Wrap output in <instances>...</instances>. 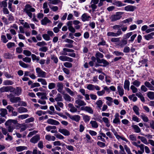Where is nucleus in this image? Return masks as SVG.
I'll use <instances>...</instances> for the list:
<instances>
[{"label":"nucleus","instance_id":"obj_47","mask_svg":"<svg viewBox=\"0 0 154 154\" xmlns=\"http://www.w3.org/2000/svg\"><path fill=\"white\" fill-rule=\"evenodd\" d=\"M56 87V84L54 83H50L49 84L48 88L49 89L51 90L54 88Z\"/></svg>","mask_w":154,"mask_h":154},{"label":"nucleus","instance_id":"obj_61","mask_svg":"<svg viewBox=\"0 0 154 154\" xmlns=\"http://www.w3.org/2000/svg\"><path fill=\"white\" fill-rule=\"evenodd\" d=\"M94 86L92 84H89L87 86V88L89 90H94Z\"/></svg>","mask_w":154,"mask_h":154},{"label":"nucleus","instance_id":"obj_2","mask_svg":"<svg viewBox=\"0 0 154 154\" xmlns=\"http://www.w3.org/2000/svg\"><path fill=\"white\" fill-rule=\"evenodd\" d=\"M7 97L9 99L10 101L13 103H17L21 100L20 97H15L12 93L7 95Z\"/></svg>","mask_w":154,"mask_h":154},{"label":"nucleus","instance_id":"obj_31","mask_svg":"<svg viewBox=\"0 0 154 154\" xmlns=\"http://www.w3.org/2000/svg\"><path fill=\"white\" fill-rule=\"evenodd\" d=\"M113 4L117 7H122L125 5L123 4L121 2L119 1H115L113 3Z\"/></svg>","mask_w":154,"mask_h":154},{"label":"nucleus","instance_id":"obj_24","mask_svg":"<svg viewBox=\"0 0 154 154\" xmlns=\"http://www.w3.org/2000/svg\"><path fill=\"white\" fill-rule=\"evenodd\" d=\"M14 93L17 96L20 95L22 92V89L20 87H16V89L14 90Z\"/></svg>","mask_w":154,"mask_h":154},{"label":"nucleus","instance_id":"obj_3","mask_svg":"<svg viewBox=\"0 0 154 154\" xmlns=\"http://www.w3.org/2000/svg\"><path fill=\"white\" fill-rule=\"evenodd\" d=\"M122 14V12H117L116 14L112 15L109 17L111 21L113 22L120 19L122 17L121 15Z\"/></svg>","mask_w":154,"mask_h":154},{"label":"nucleus","instance_id":"obj_63","mask_svg":"<svg viewBox=\"0 0 154 154\" xmlns=\"http://www.w3.org/2000/svg\"><path fill=\"white\" fill-rule=\"evenodd\" d=\"M120 38H113L111 39V41L113 42H119Z\"/></svg>","mask_w":154,"mask_h":154},{"label":"nucleus","instance_id":"obj_37","mask_svg":"<svg viewBox=\"0 0 154 154\" xmlns=\"http://www.w3.org/2000/svg\"><path fill=\"white\" fill-rule=\"evenodd\" d=\"M140 117L144 122H147L149 121L148 117L144 114H142V115H140Z\"/></svg>","mask_w":154,"mask_h":154},{"label":"nucleus","instance_id":"obj_26","mask_svg":"<svg viewBox=\"0 0 154 154\" xmlns=\"http://www.w3.org/2000/svg\"><path fill=\"white\" fill-rule=\"evenodd\" d=\"M153 35H154V32H153L147 35H145L144 37L146 40H149L150 39L153 38L152 36Z\"/></svg>","mask_w":154,"mask_h":154},{"label":"nucleus","instance_id":"obj_23","mask_svg":"<svg viewBox=\"0 0 154 154\" xmlns=\"http://www.w3.org/2000/svg\"><path fill=\"white\" fill-rule=\"evenodd\" d=\"M70 119L76 122H78L80 119V116L78 115H72Z\"/></svg>","mask_w":154,"mask_h":154},{"label":"nucleus","instance_id":"obj_60","mask_svg":"<svg viewBox=\"0 0 154 154\" xmlns=\"http://www.w3.org/2000/svg\"><path fill=\"white\" fill-rule=\"evenodd\" d=\"M51 59L53 60L55 63H57L58 62L57 58L54 55H52Z\"/></svg>","mask_w":154,"mask_h":154},{"label":"nucleus","instance_id":"obj_62","mask_svg":"<svg viewBox=\"0 0 154 154\" xmlns=\"http://www.w3.org/2000/svg\"><path fill=\"white\" fill-rule=\"evenodd\" d=\"M38 131H32L30 132L27 135L28 137H31L32 135L35 134L37 133Z\"/></svg>","mask_w":154,"mask_h":154},{"label":"nucleus","instance_id":"obj_39","mask_svg":"<svg viewBox=\"0 0 154 154\" xmlns=\"http://www.w3.org/2000/svg\"><path fill=\"white\" fill-rule=\"evenodd\" d=\"M128 98L131 100H132L133 101L135 102L137 100V98L135 96L134 94H132L128 96Z\"/></svg>","mask_w":154,"mask_h":154},{"label":"nucleus","instance_id":"obj_14","mask_svg":"<svg viewBox=\"0 0 154 154\" xmlns=\"http://www.w3.org/2000/svg\"><path fill=\"white\" fill-rule=\"evenodd\" d=\"M58 131L65 136H69L70 134L69 132L66 129L60 128L59 129Z\"/></svg>","mask_w":154,"mask_h":154},{"label":"nucleus","instance_id":"obj_7","mask_svg":"<svg viewBox=\"0 0 154 154\" xmlns=\"http://www.w3.org/2000/svg\"><path fill=\"white\" fill-rule=\"evenodd\" d=\"M40 135L38 134H36L33 136L30 140V142L35 144L37 143L40 140Z\"/></svg>","mask_w":154,"mask_h":154},{"label":"nucleus","instance_id":"obj_43","mask_svg":"<svg viewBox=\"0 0 154 154\" xmlns=\"http://www.w3.org/2000/svg\"><path fill=\"white\" fill-rule=\"evenodd\" d=\"M56 128V127L54 126H48L46 127V129L48 131H49L51 129L55 130Z\"/></svg>","mask_w":154,"mask_h":154},{"label":"nucleus","instance_id":"obj_11","mask_svg":"<svg viewBox=\"0 0 154 154\" xmlns=\"http://www.w3.org/2000/svg\"><path fill=\"white\" fill-rule=\"evenodd\" d=\"M81 109L82 110L85 111L90 113L92 114L93 113V111L90 107L88 106H82Z\"/></svg>","mask_w":154,"mask_h":154},{"label":"nucleus","instance_id":"obj_49","mask_svg":"<svg viewBox=\"0 0 154 154\" xmlns=\"http://www.w3.org/2000/svg\"><path fill=\"white\" fill-rule=\"evenodd\" d=\"M113 53L116 56H122L124 55L123 53L122 52L117 51H114Z\"/></svg>","mask_w":154,"mask_h":154},{"label":"nucleus","instance_id":"obj_53","mask_svg":"<svg viewBox=\"0 0 154 154\" xmlns=\"http://www.w3.org/2000/svg\"><path fill=\"white\" fill-rule=\"evenodd\" d=\"M23 53L24 54L27 56H30L32 55L31 52L30 51L27 50H24L23 51Z\"/></svg>","mask_w":154,"mask_h":154},{"label":"nucleus","instance_id":"obj_33","mask_svg":"<svg viewBox=\"0 0 154 154\" xmlns=\"http://www.w3.org/2000/svg\"><path fill=\"white\" fill-rule=\"evenodd\" d=\"M17 110L18 112L20 113L26 112L28 111L27 109L23 107H19L18 109Z\"/></svg>","mask_w":154,"mask_h":154},{"label":"nucleus","instance_id":"obj_10","mask_svg":"<svg viewBox=\"0 0 154 154\" xmlns=\"http://www.w3.org/2000/svg\"><path fill=\"white\" fill-rule=\"evenodd\" d=\"M137 7L131 5H128L125 7V10L127 11H134L136 9Z\"/></svg>","mask_w":154,"mask_h":154},{"label":"nucleus","instance_id":"obj_1","mask_svg":"<svg viewBox=\"0 0 154 154\" xmlns=\"http://www.w3.org/2000/svg\"><path fill=\"white\" fill-rule=\"evenodd\" d=\"M23 11L24 12H25L30 18H31L32 15V12H35V10L34 8H32L31 5L27 4L25 5Z\"/></svg>","mask_w":154,"mask_h":154},{"label":"nucleus","instance_id":"obj_44","mask_svg":"<svg viewBox=\"0 0 154 154\" xmlns=\"http://www.w3.org/2000/svg\"><path fill=\"white\" fill-rule=\"evenodd\" d=\"M144 145L143 144L140 145L139 147L140 148L141 151H138V152L140 154H142L143 152H144Z\"/></svg>","mask_w":154,"mask_h":154},{"label":"nucleus","instance_id":"obj_9","mask_svg":"<svg viewBox=\"0 0 154 154\" xmlns=\"http://www.w3.org/2000/svg\"><path fill=\"white\" fill-rule=\"evenodd\" d=\"M75 103L78 106H75L78 108L79 106H84L86 105V103L80 99H78L75 101Z\"/></svg>","mask_w":154,"mask_h":154},{"label":"nucleus","instance_id":"obj_45","mask_svg":"<svg viewBox=\"0 0 154 154\" xmlns=\"http://www.w3.org/2000/svg\"><path fill=\"white\" fill-rule=\"evenodd\" d=\"M19 65L22 67L24 68H27L28 67L29 65L27 64H26L21 61H19Z\"/></svg>","mask_w":154,"mask_h":154},{"label":"nucleus","instance_id":"obj_27","mask_svg":"<svg viewBox=\"0 0 154 154\" xmlns=\"http://www.w3.org/2000/svg\"><path fill=\"white\" fill-rule=\"evenodd\" d=\"M129 85L130 82L129 81L127 80H125L124 84V88L125 89H127L128 91L129 90Z\"/></svg>","mask_w":154,"mask_h":154},{"label":"nucleus","instance_id":"obj_28","mask_svg":"<svg viewBox=\"0 0 154 154\" xmlns=\"http://www.w3.org/2000/svg\"><path fill=\"white\" fill-rule=\"evenodd\" d=\"M55 100L57 102L63 101L62 97L60 94L58 93L57 94L56 97L55 98Z\"/></svg>","mask_w":154,"mask_h":154},{"label":"nucleus","instance_id":"obj_42","mask_svg":"<svg viewBox=\"0 0 154 154\" xmlns=\"http://www.w3.org/2000/svg\"><path fill=\"white\" fill-rule=\"evenodd\" d=\"M133 109L136 115H139L140 113L138 111L139 108L136 105L134 106L133 107Z\"/></svg>","mask_w":154,"mask_h":154},{"label":"nucleus","instance_id":"obj_22","mask_svg":"<svg viewBox=\"0 0 154 154\" xmlns=\"http://www.w3.org/2000/svg\"><path fill=\"white\" fill-rule=\"evenodd\" d=\"M41 24L42 25H46L47 23L51 22V21L47 17H45L41 21Z\"/></svg>","mask_w":154,"mask_h":154},{"label":"nucleus","instance_id":"obj_25","mask_svg":"<svg viewBox=\"0 0 154 154\" xmlns=\"http://www.w3.org/2000/svg\"><path fill=\"white\" fill-rule=\"evenodd\" d=\"M27 147L24 146H20L16 147V150L18 152L22 151L24 150H27Z\"/></svg>","mask_w":154,"mask_h":154},{"label":"nucleus","instance_id":"obj_55","mask_svg":"<svg viewBox=\"0 0 154 154\" xmlns=\"http://www.w3.org/2000/svg\"><path fill=\"white\" fill-rule=\"evenodd\" d=\"M132 84L137 87H138L140 84V82L137 80H135L133 82Z\"/></svg>","mask_w":154,"mask_h":154},{"label":"nucleus","instance_id":"obj_54","mask_svg":"<svg viewBox=\"0 0 154 154\" xmlns=\"http://www.w3.org/2000/svg\"><path fill=\"white\" fill-rule=\"evenodd\" d=\"M103 74L105 76V81L107 83H110L111 82L110 79H111L110 77L107 76L104 73H103Z\"/></svg>","mask_w":154,"mask_h":154},{"label":"nucleus","instance_id":"obj_36","mask_svg":"<svg viewBox=\"0 0 154 154\" xmlns=\"http://www.w3.org/2000/svg\"><path fill=\"white\" fill-rule=\"evenodd\" d=\"M147 97L151 100L154 99V92L152 91H149L147 94Z\"/></svg>","mask_w":154,"mask_h":154},{"label":"nucleus","instance_id":"obj_15","mask_svg":"<svg viewBox=\"0 0 154 154\" xmlns=\"http://www.w3.org/2000/svg\"><path fill=\"white\" fill-rule=\"evenodd\" d=\"M97 63H103V65H102V66L103 67H106L109 64V63L104 59L99 60V61L97 62Z\"/></svg>","mask_w":154,"mask_h":154},{"label":"nucleus","instance_id":"obj_58","mask_svg":"<svg viewBox=\"0 0 154 154\" xmlns=\"http://www.w3.org/2000/svg\"><path fill=\"white\" fill-rule=\"evenodd\" d=\"M29 116L28 114H23L22 115H20L18 116V118L20 119H25L26 118H27Z\"/></svg>","mask_w":154,"mask_h":154},{"label":"nucleus","instance_id":"obj_57","mask_svg":"<svg viewBox=\"0 0 154 154\" xmlns=\"http://www.w3.org/2000/svg\"><path fill=\"white\" fill-rule=\"evenodd\" d=\"M48 50V48L46 46H43L39 49V51L46 52Z\"/></svg>","mask_w":154,"mask_h":154},{"label":"nucleus","instance_id":"obj_52","mask_svg":"<svg viewBox=\"0 0 154 154\" xmlns=\"http://www.w3.org/2000/svg\"><path fill=\"white\" fill-rule=\"evenodd\" d=\"M22 60L23 61L26 63H29L31 60V58L27 57L23 58Z\"/></svg>","mask_w":154,"mask_h":154},{"label":"nucleus","instance_id":"obj_30","mask_svg":"<svg viewBox=\"0 0 154 154\" xmlns=\"http://www.w3.org/2000/svg\"><path fill=\"white\" fill-rule=\"evenodd\" d=\"M92 128H97L98 127V123L95 121H91L90 122Z\"/></svg>","mask_w":154,"mask_h":154},{"label":"nucleus","instance_id":"obj_5","mask_svg":"<svg viewBox=\"0 0 154 154\" xmlns=\"http://www.w3.org/2000/svg\"><path fill=\"white\" fill-rule=\"evenodd\" d=\"M36 71L39 77L45 78L46 73L42 71L40 68L37 67L36 69Z\"/></svg>","mask_w":154,"mask_h":154},{"label":"nucleus","instance_id":"obj_17","mask_svg":"<svg viewBox=\"0 0 154 154\" xmlns=\"http://www.w3.org/2000/svg\"><path fill=\"white\" fill-rule=\"evenodd\" d=\"M68 106L70 108V111L72 112H75L77 111V109L71 103H69Z\"/></svg>","mask_w":154,"mask_h":154},{"label":"nucleus","instance_id":"obj_41","mask_svg":"<svg viewBox=\"0 0 154 154\" xmlns=\"http://www.w3.org/2000/svg\"><path fill=\"white\" fill-rule=\"evenodd\" d=\"M91 117L87 115H85L83 116V119L85 122H88L90 119Z\"/></svg>","mask_w":154,"mask_h":154},{"label":"nucleus","instance_id":"obj_20","mask_svg":"<svg viewBox=\"0 0 154 154\" xmlns=\"http://www.w3.org/2000/svg\"><path fill=\"white\" fill-rule=\"evenodd\" d=\"M95 56L97 58V62L99 61V60H101L100 58H102L104 57L103 54L99 52H97L95 55Z\"/></svg>","mask_w":154,"mask_h":154},{"label":"nucleus","instance_id":"obj_64","mask_svg":"<svg viewBox=\"0 0 154 154\" xmlns=\"http://www.w3.org/2000/svg\"><path fill=\"white\" fill-rule=\"evenodd\" d=\"M47 45V44L44 41L38 42L37 44V45L39 46H45Z\"/></svg>","mask_w":154,"mask_h":154},{"label":"nucleus","instance_id":"obj_40","mask_svg":"<svg viewBox=\"0 0 154 154\" xmlns=\"http://www.w3.org/2000/svg\"><path fill=\"white\" fill-rule=\"evenodd\" d=\"M37 81L38 82H41L42 85H47V82L45 79L39 78L38 79Z\"/></svg>","mask_w":154,"mask_h":154},{"label":"nucleus","instance_id":"obj_29","mask_svg":"<svg viewBox=\"0 0 154 154\" xmlns=\"http://www.w3.org/2000/svg\"><path fill=\"white\" fill-rule=\"evenodd\" d=\"M3 84L5 85H12L14 84V82L11 80H7L4 81Z\"/></svg>","mask_w":154,"mask_h":154},{"label":"nucleus","instance_id":"obj_18","mask_svg":"<svg viewBox=\"0 0 154 154\" xmlns=\"http://www.w3.org/2000/svg\"><path fill=\"white\" fill-rule=\"evenodd\" d=\"M57 87L58 88L57 91H58L60 93H61L63 88V84L61 82H57Z\"/></svg>","mask_w":154,"mask_h":154},{"label":"nucleus","instance_id":"obj_34","mask_svg":"<svg viewBox=\"0 0 154 154\" xmlns=\"http://www.w3.org/2000/svg\"><path fill=\"white\" fill-rule=\"evenodd\" d=\"M132 127L134 129L135 132L136 133H139L140 132V129L137 125H133L132 126Z\"/></svg>","mask_w":154,"mask_h":154},{"label":"nucleus","instance_id":"obj_4","mask_svg":"<svg viewBox=\"0 0 154 154\" xmlns=\"http://www.w3.org/2000/svg\"><path fill=\"white\" fill-rule=\"evenodd\" d=\"M15 88L12 86H3L0 88V91L2 92H14Z\"/></svg>","mask_w":154,"mask_h":154},{"label":"nucleus","instance_id":"obj_38","mask_svg":"<svg viewBox=\"0 0 154 154\" xmlns=\"http://www.w3.org/2000/svg\"><path fill=\"white\" fill-rule=\"evenodd\" d=\"M122 26L121 25H116L112 26V28L114 30H118V31H120L122 32L120 29Z\"/></svg>","mask_w":154,"mask_h":154},{"label":"nucleus","instance_id":"obj_16","mask_svg":"<svg viewBox=\"0 0 154 154\" xmlns=\"http://www.w3.org/2000/svg\"><path fill=\"white\" fill-rule=\"evenodd\" d=\"M0 112L1 116L3 117H5L8 113L7 110L6 109L1 108L0 109Z\"/></svg>","mask_w":154,"mask_h":154},{"label":"nucleus","instance_id":"obj_59","mask_svg":"<svg viewBox=\"0 0 154 154\" xmlns=\"http://www.w3.org/2000/svg\"><path fill=\"white\" fill-rule=\"evenodd\" d=\"M97 144L100 147H104L106 146L105 143L99 141L97 142Z\"/></svg>","mask_w":154,"mask_h":154},{"label":"nucleus","instance_id":"obj_50","mask_svg":"<svg viewBox=\"0 0 154 154\" xmlns=\"http://www.w3.org/2000/svg\"><path fill=\"white\" fill-rule=\"evenodd\" d=\"M65 89L67 92L72 96H73L74 95V93L69 88H66Z\"/></svg>","mask_w":154,"mask_h":154},{"label":"nucleus","instance_id":"obj_48","mask_svg":"<svg viewBox=\"0 0 154 154\" xmlns=\"http://www.w3.org/2000/svg\"><path fill=\"white\" fill-rule=\"evenodd\" d=\"M97 105V107L100 108L102 106L103 102V101L101 100H99L97 101L96 103Z\"/></svg>","mask_w":154,"mask_h":154},{"label":"nucleus","instance_id":"obj_35","mask_svg":"<svg viewBox=\"0 0 154 154\" xmlns=\"http://www.w3.org/2000/svg\"><path fill=\"white\" fill-rule=\"evenodd\" d=\"M4 57L6 59H10L13 58V56L12 54L9 53H6L4 54Z\"/></svg>","mask_w":154,"mask_h":154},{"label":"nucleus","instance_id":"obj_6","mask_svg":"<svg viewBox=\"0 0 154 154\" xmlns=\"http://www.w3.org/2000/svg\"><path fill=\"white\" fill-rule=\"evenodd\" d=\"M17 121L14 119H9L5 123V125L7 126H14V125L17 124Z\"/></svg>","mask_w":154,"mask_h":154},{"label":"nucleus","instance_id":"obj_8","mask_svg":"<svg viewBox=\"0 0 154 154\" xmlns=\"http://www.w3.org/2000/svg\"><path fill=\"white\" fill-rule=\"evenodd\" d=\"M122 32L120 31H117L116 33L113 32H109L107 33L108 36H112L113 37H117L122 34Z\"/></svg>","mask_w":154,"mask_h":154},{"label":"nucleus","instance_id":"obj_13","mask_svg":"<svg viewBox=\"0 0 154 154\" xmlns=\"http://www.w3.org/2000/svg\"><path fill=\"white\" fill-rule=\"evenodd\" d=\"M91 18V17L87 13H84L83 14L81 18L82 21L83 22L89 21V19Z\"/></svg>","mask_w":154,"mask_h":154},{"label":"nucleus","instance_id":"obj_51","mask_svg":"<svg viewBox=\"0 0 154 154\" xmlns=\"http://www.w3.org/2000/svg\"><path fill=\"white\" fill-rule=\"evenodd\" d=\"M63 65L65 67L67 68H70L72 66V64L68 62L64 63Z\"/></svg>","mask_w":154,"mask_h":154},{"label":"nucleus","instance_id":"obj_21","mask_svg":"<svg viewBox=\"0 0 154 154\" xmlns=\"http://www.w3.org/2000/svg\"><path fill=\"white\" fill-rule=\"evenodd\" d=\"M119 95L122 97L124 94V90L122 87L120 86H118L117 87Z\"/></svg>","mask_w":154,"mask_h":154},{"label":"nucleus","instance_id":"obj_32","mask_svg":"<svg viewBox=\"0 0 154 154\" xmlns=\"http://www.w3.org/2000/svg\"><path fill=\"white\" fill-rule=\"evenodd\" d=\"M127 43V41L126 39L124 38L122 39L121 41L120 42L119 45L122 47L124 45H126Z\"/></svg>","mask_w":154,"mask_h":154},{"label":"nucleus","instance_id":"obj_46","mask_svg":"<svg viewBox=\"0 0 154 154\" xmlns=\"http://www.w3.org/2000/svg\"><path fill=\"white\" fill-rule=\"evenodd\" d=\"M0 6L1 7L3 8H6L7 6V4L6 2L3 1L0 2Z\"/></svg>","mask_w":154,"mask_h":154},{"label":"nucleus","instance_id":"obj_12","mask_svg":"<svg viewBox=\"0 0 154 154\" xmlns=\"http://www.w3.org/2000/svg\"><path fill=\"white\" fill-rule=\"evenodd\" d=\"M47 122L49 124L55 125H58L60 124L59 122L51 119H48L47 121Z\"/></svg>","mask_w":154,"mask_h":154},{"label":"nucleus","instance_id":"obj_19","mask_svg":"<svg viewBox=\"0 0 154 154\" xmlns=\"http://www.w3.org/2000/svg\"><path fill=\"white\" fill-rule=\"evenodd\" d=\"M63 98L64 100L68 102H69L71 101V99H72V100H73L74 99L71 97L69 95L67 94H63Z\"/></svg>","mask_w":154,"mask_h":154},{"label":"nucleus","instance_id":"obj_56","mask_svg":"<svg viewBox=\"0 0 154 154\" xmlns=\"http://www.w3.org/2000/svg\"><path fill=\"white\" fill-rule=\"evenodd\" d=\"M42 37L46 41H49L50 39V38L48 34H43Z\"/></svg>","mask_w":154,"mask_h":154}]
</instances>
